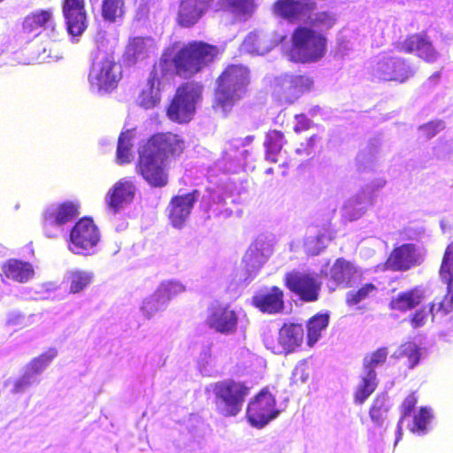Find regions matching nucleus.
Wrapping results in <instances>:
<instances>
[{
    "label": "nucleus",
    "mask_w": 453,
    "mask_h": 453,
    "mask_svg": "<svg viewBox=\"0 0 453 453\" xmlns=\"http://www.w3.org/2000/svg\"><path fill=\"white\" fill-rule=\"evenodd\" d=\"M125 0H103L101 15L108 22H116L125 14Z\"/></svg>",
    "instance_id": "37"
},
{
    "label": "nucleus",
    "mask_w": 453,
    "mask_h": 453,
    "mask_svg": "<svg viewBox=\"0 0 453 453\" xmlns=\"http://www.w3.org/2000/svg\"><path fill=\"white\" fill-rule=\"evenodd\" d=\"M398 357L406 358V365L412 369L420 360V349L416 343L407 342L400 346Z\"/></svg>",
    "instance_id": "42"
},
{
    "label": "nucleus",
    "mask_w": 453,
    "mask_h": 453,
    "mask_svg": "<svg viewBox=\"0 0 453 453\" xmlns=\"http://www.w3.org/2000/svg\"><path fill=\"white\" fill-rule=\"evenodd\" d=\"M185 291V287L177 281L169 280L163 282L157 288V292L163 301L167 303L174 296Z\"/></svg>",
    "instance_id": "45"
},
{
    "label": "nucleus",
    "mask_w": 453,
    "mask_h": 453,
    "mask_svg": "<svg viewBox=\"0 0 453 453\" xmlns=\"http://www.w3.org/2000/svg\"><path fill=\"white\" fill-rule=\"evenodd\" d=\"M417 397L415 396L414 394H411L409 395L403 402L402 403V406H401V411H402V416L398 421V424H397V437H396V440H395V443H397V441L401 439V436H402V424H403V419L407 417V416H410L411 413L412 412V411L414 410L416 404H417Z\"/></svg>",
    "instance_id": "48"
},
{
    "label": "nucleus",
    "mask_w": 453,
    "mask_h": 453,
    "mask_svg": "<svg viewBox=\"0 0 453 453\" xmlns=\"http://www.w3.org/2000/svg\"><path fill=\"white\" fill-rule=\"evenodd\" d=\"M251 303L264 313H280L284 309V293L279 287L273 286L267 292H260L253 296Z\"/></svg>",
    "instance_id": "23"
},
{
    "label": "nucleus",
    "mask_w": 453,
    "mask_h": 453,
    "mask_svg": "<svg viewBox=\"0 0 453 453\" xmlns=\"http://www.w3.org/2000/svg\"><path fill=\"white\" fill-rule=\"evenodd\" d=\"M328 324L329 315L327 313H317L307 321L308 346L312 347L319 341L322 332L327 327Z\"/></svg>",
    "instance_id": "33"
},
{
    "label": "nucleus",
    "mask_w": 453,
    "mask_h": 453,
    "mask_svg": "<svg viewBox=\"0 0 453 453\" xmlns=\"http://www.w3.org/2000/svg\"><path fill=\"white\" fill-rule=\"evenodd\" d=\"M295 119L296 120V123L294 127V131L296 133L307 131L311 127V121L305 114H296Z\"/></svg>",
    "instance_id": "55"
},
{
    "label": "nucleus",
    "mask_w": 453,
    "mask_h": 453,
    "mask_svg": "<svg viewBox=\"0 0 453 453\" xmlns=\"http://www.w3.org/2000/svg\"><path fill=\"white\" fill-rule=\"evenodd\" d=\"M34 382V379L30 373L25 372L19 379L15 380L12 392L15 394L21 393L28 388Z\"/></svg>",
    "instance_id": "54"
},
{
    "label": "nucleus",
    "mask_w": 453,
    "mask_h": 453,
    "mask_svg": "<svg viewBox=\"0 0 453 453\" xmlns=\"http://www.w3.org/2000/svg\"><path fill=\"white\" fill-rule=\"evenodd\" d=\"M211 391L215 411L222 417L230 418L241 412L250 388L244 381L226 379L213 383Z\"/></svg>",
    "instance_id": "4"
},
{
    "label": "nucleus",
    "mask_w": 453,
    "mask_h": 453,
    "mask_svg": "<svg viewBox=\"0 0 453 453\" xmlns=\"http://www.w3.org/2000/svg\"><path fill=\"white\" fill-rule=\"evenodd\" d=\"M295 93L290 75L275 79L273 84V96L277 102L280 104H291L296 101Z\"/></svg>",
    "instance_id": "30"
},
{
    "label": "nucleus",
    "mask_w": 453,
    "mask_h": 453,
    "mask_svg": "<svg viewBox=\"0 0 453 453\" xmlns=\"http://www.w3.org/2000/svg\"><path fill=\"white\" fill-rule=\"evenodd\" d=\"M336 22L334 15L329 12H319L310 21V27H317L320 29H330Z\"/></svg>",
    "instance_id": "49"
},
{
    "label": "nucleus",
    "mask_w": 453,
    "mask_h": 453,
    "mask_svg": "<svg viewBox=\"0 0 453 453\" xmlns=\"http://www.w3.org/2000/svg\"><path fill=\"white\" fill-rule=\"evenodd\" d=\"M326 51L327 39L322 33L305 26H298L293 30L288 51L291 62L316 63L326 56Z\"/></svg>",
    "instance_id": "3"
},
{
    "label": "nucleus",
    "mask_w": 453,
    "mask_h": 453,
    "mask_svg": "<svg viewBox=\"0 0 453 453\" xmlns=\"http://www.w3.org/2000/svg\"><path fill=\"white\" fill-rule=\"evenodd\" d=\"M25 34L46 32L50 36L58 35V26L51 8L40 9L27 14L22 21Z\"/></svg>",
    "instance_id": "18"
},
{
    "label": "nucleus",
    "mask_w": 453,
    "mask_h": 453,
    "mask_svg": "<svg viewBox=\"0 0 453 453\" xmlns=\"http://www.w3.org/2000/svg\"><path fill=\"white\" fill-rule=\"evenodd\" d=\"M93 275L90 273L74 270L68 273L65 282L68 285L69 292L77 294L84 290L91 282Z\"/></svg>",
    "instance_id": "36"
},
{
    "label": "nucleus",
    "mask_w": 453,
    "mask_h": 453,
    "mask_svg": "<svg viewBox=\"0 0 453 453\" xmlns=\"http://www.w3.org/2000/svg\"><path fill=\"white\" fill-rule=\"evenodd\" d=\"M292 378L295 382H305L309 378L307 368L303 365L296 366L292 373Z\"/></svg>",
    "instance_id": "56"
},
{
    "label": "nucleus",
    "mask_w": 453,
    "mask_h": 453,
    "mask_svg": "<svg viewBox=\"0 0 453 453\" xmlns=\"http://www.w3.org/2000/svg\"><path fill=\"white\" fill-rule=\"evenodd\" d=\"M290 77L296 92V100L303 94L311 91L314 85V81L311 77L307 75H290Z\"/></svg>",
    "instance_id": "46"
},
{
    "label": "nucleus",
    "mask_w": 453,
    "mask_h": 453,
    "mask_svg": "<svg viewBox=\"0 0 453 453\" xmlns=\"http://www.w3.org/2000/svg\"><path fill=\"white\" fill-rule=\"evenodd\" d=\"M166 303L161 299L157 290L143 300L142 310L147 318L165 308Z\"/></svg>",
    "instance_id": "47"
},
{
    "label": "nucleus",
    "mask_w": 453,
    "mask_h": 453,
    "mask_svg": "<svg viewBox=\"0 0 453 453\" xmlns=\"http://www.w3.org/2000/svg\"><path fill=\"white\" fill-rule=\"evenodd\" d=\"M279 414L274 396L267 388L262 389L248 404L246 418L256 427L261 428Z\"/></svg>",
    "instance_id": "9"
},
{
    "label": "nucleus",
    "mask_w": 453,
    "mask_h": 453,
    "mask_svg": "<svg viewBox=\"0 0 453 453\" xmlns=\"http://www.w3.org/2000/svg\"><path fill=\"white\" fill-rule=\"evenodd\" d=\"M100 231L89 217L80 219L70 232L69 249L75 254H85L97 245Z\"/></svg>",
    "instance_id": "10"
},
{
    "label": "nucleus",
    "mask_w": 453,
    "mask_h": 453,
    "mask_svg": "<svg viewBox=\"0 0 453 453\" xmlns=\"http://www.w3.org/2000/svg\"><path fill=\"white\" fill-rule=\"evenodd\" d=\"M435 303L432 302L427 306H422L416 310L410 316V323L413 328L423 326L428 319L434 321V319Z\"/></svg>",
    "instance_id": "41"
},
{
    "label": "nucleus",
    "mask_w": 453,
    "mask_h": 453,
    "mask_svg": "<svg viewBox=\"0 0 453 453\" xmlns=\"http://www.w3.org/2000/svg\"><path fill=\"white\" fill-rule=\"evenodd\" d=\"M444 124L441 120L430 121L419 127L423 136L426 139H431L435 136L440 130L443 129Z\"/></svg>",
    "instance_id": "51"
},
{
    "label": "nucleus",
    "mask_w": 453,
    "mask_h": 453,
    "mask_svg": "<svg viewBox=\"0 0 453 453\" xmlns=\"http://www.w3.org/2000/svg\"><path fill=\"white\" fill-rule=\"evenodd\" d=\"M255 9L254 0H219L218 12L232 15V21H245Z\"/></svg>",
    "instance_id": "25"
},
{
    "label": "nucleus",
    "mask_w": 453,
    "mask_h": 453,
    "mask_svg": "<svg viewBox=\"0 0 453 453\" xmlns=\"http://www.w3.org/2000/svg\"><path fill=\"white\" fill-rule=\"evenodd\" d=\"M135 172L152 188H161L168 184L167 161L143 146H141L138 151Z\"/></svg>",
    "instance_id": "7"
},
{
    "label": "nucleus",
    "mask_w": 453,
    "mask_h": 453,
    "mask_svg": "<svg viewBox=\"0 0 453 453\" xmlns=\"http://www.w3.org/2000/svg\"><path fill=\"white\" fill-rule=\"evenodd\" d=\"M425 299V292L418 287L400 292L389 302L391 310L406 312L418 307Z\"/></svg>",
    "instance_id": "27"
},
{
    "label": "nucleus",
    "mask_w": 453,
    "mask_h": 453,
    "mask_svg": "<svg viewBox=\"0 0 453 453\" xmlns=\"http://www.w3.org/2000/svg\"><path fill=\"white\" fill-rule=\"evenodd\" d=\"M320 138L317 134H312L304 142H302L296 150L297 155L309 156L314 152L316 144L319 142Z\"/></svg>",
    "instance_id": "52"
},
{
    "label": "nucleus",
    "mask_w": 453,
    "mask_h": 453,
    "mask_svg": "<svg viewBox=\"0 0 453 453\" xmlns=\"http://www.w3.org/2000/svg\"><path fill=\"white\" fill-rule=\"evenodd\" d=\"M0 276L19 283H26L35 276L33 265L27 262L17 258H10L1 265Z\"/></svg>",
    "instance_id": "24"
},
{
    "label": "nucleus",
    "mask_w": 453,
    "mask_h": 453,
    "mask_svg": "<svg viewBox=\"0 0 453 453\" xmlns=\"http://www.w3.org/2000/svg\"><path fill=\"white\" fill-rule=\"evenodd\" d=\"M135 188L131 181L120 180L116 182L106 195L105 200L108 210L116 214L134 197Z\"/></svg>",
    "instance_id": "22"
},
{
    "label": "nucleus",
    "mask_w": 453,
    "mask_h": 453,
    "mask_svg": "<svg viewBox=\"0 0 453 453\" xmlns=\"http://www.w3.org/2000/svg\"><path fill=\"white\" fill-rule=\"evenodd\" d=\"M4 0H0V3L4 2Z\"/></svg>",
    "instance_id": "59"
},
{
    "label": "nucleus",
    "mask_w": 453,
    "mask_h": 453,
    "mask_svg": "<svg viewBox=\"0 0 453 453\" xmlns=\"http://www.w3.org/2000/svg\"><path fill=\"white\" fill-rule=\"evenodd\" d=\"M56 356L57 351L54 349L41 354L30 361V363L27 365L26 372L30 373L32 377L34 374L42 372L51 363Z\"/></svg>",
    "instance_id": "43"
},
{
    "label": "nucleus",
    "mask_w": 453,
    "mask_h": 453,
    "mask_svg": "<svg viewBox=\"0 0 453 453\" xmlns=\"http://www.w3.org/2000/svg\"><path fill=\"white\" fill-rule=\"evenodd\" d=\"M203 85L191 81L180 84L166 107L167 118L178 124H187L194 117L197 103L202 98Z\"/></svg>",
    "instance_id": "6"
},
{
    "label": "nucleus",
    "mask_w": 453,
    "mask_h": 453,
    "mask_svg": "<svg viewBox=\"0 0 453 453\" xmlns=\"http://www.w3.org/2000/svg\"><path fill=\"white\" fill-rule=\"evenodd\" d=\"M62 13L66 30L71 35L79 36L87 29L85 0H62Z\"/></svg>",
    "instance_id": "16"
},
{
    "label": "nucleus",
    "mask_w": 453,
    "mask_h": 453,
    "mask_svg": "<svg viewBox=\"0 0 453 453\" xmlns=\"http://www.w3.org/2000/svg\"><path fill=\"white\" fill-rule=\"evenodd\" d=\"M215 0H180L175 21L180 27L189 28L199 22Z\"/></svg>",
    "instance_id": "17"
},
{
    "label": "nucleus",
    "mask_w": 453,
    "mask_h": 453,
    "mask_svg": "<svg viewBox=\"0 0 453 453\" xmlns=\"http://www.w3.org/2000/svg\"><path fill=\"white\" fill-rule=\"evenodd\" d=\"M206 324L211 329L222 334L235 333L238 314L229 304L214 303L208 307Z\"/></svg>",
    "instance_id": "13"
},
{
    "label": "nucleus",
    "mask_w": 453,
    "mask_h": 453,
    "mask_svg": "<svg viewBox=\"0 0 453 453\" xmlns=\"http://www.w3.org/2000/svg\"><path fill=\"white\" fill-rule=\"evenodd\" d=\"M354 265L343 257L337 258L331 267V279L339 286L349 287L351 279L356 274Z\"/></svg>",
    "instance_id": "29"
},
{
    "label": "nucleus",
    "mask_w": 453,
    "mask_h": 453,
    "mask_svg": "<svg viewBox=\"0 0 453 453\" xmlns=\"http://www.w3.org/2000/svg\"><path fill=\"white\" fill-rule=\"evenodd\" d=\"M80 213V203L73 201H65L47 208L42 214V229L44 234L53 238L57 234L54 226H60L73 220Z\"/></svg>",
    "instance_id": "12"
},
{
    "label": "nucleus",
    "mask_w": 453,
    "mask_h": 453,
    "mask_svg": "<svg viewBox=\"0 0 453 453\" xmlns=\"http://www.w3.org/2000/svg\"><path fill=\"white\" fill-rule=\"evenodd\" d=\"M429 418L428 411L424 407L420 408L418 412L413 417V423L410 430L412 433H425Z\"/></svg>",
    "instance_id": "50"
},
{
    "label": "nucleus",
    "mask_w": 453,
    "mask_h": 453,
    "mask_svg": "<svg viewBox=\"0 0 453 453\" xmlns=\"http://www.w3.org/2000/svg\"><path fill=\"white\" fill-rule=\"evenodd\" d=\"M395 48L400 52L414 54L427 63L435 62L439 56L426 32L407 35L404 40L397 42Z\"/></svg>",
    "instance_id": "14"
},
{
    "label": "nucleus",
    "mask_w": 453,
    "mask_h": 453,
    "mask_svg": "<svg viewBox=\"0 0 453 453\" xmlns=\"http://www.w3.org/2000/svg\"><path fill=\"white\" fill-rule=\"evenodd\" d=\"M373 72L381 80L401 83L414 73L404 58L392 57H383L378 60Z\"/></svg>",
    "instance_id": "15"
},
{
    "label": "nucleus",
    "mask_w": 453,
    "mask_h": 453,
    "mask_svg": "<svg viewBox=\"0 0 453 453\" xmlns=\"http://www.w3.org/2000/svg\"><path fill=\"white\" fill-rule=\"evenodd\" d=\"M378 288L373 283H365L357 290L346 294L345 302L348 306H354L374 296Z\"/></svg>",
    "instance_id": "40"
},
{
    "label": "nucleus",
    "mask_w": 453,
    "mask_h": 453,
    "mask_svg": "<svg viewBox=\"0 0 453 453\" xmlns=\"http://www.w3.org/2000/svg\"><path fill=\"white\" fill-rule=\"evenodd\" d=\"M420 264V256L413 243H403L392 250L385 266L394 272H405Z\"/></svg>",
    "instance_id": "19"
},
{
    "label": "nucleus",
    "mask_w": 453,
    "mask_h": 453,
    "mask_svg": "<svg viewBox=\"0 0 453 453\" xmlns=\"http://www.w3.org/2000/svg\"><path fill=\"white\" fill-rule=\"evenodd\" d=\"M434 302L435 303L434 316L436 314L445 316L453 311V303H451V299L448 297L447 294L438 302Z\"/></svg>",
    "instance_id": "53"
},
{
    "label": "nucleus",
    "mask_w": 453,
    "mask_h": 453,
    "mask_svg": "<svg viewBox=\"0 0 453 453\" xmlns=\"http://www.w3.org/2000/svg\"><path fill=\"white\" fill-rule=\"evenodd\" d=\"M378 387L376 372H367L361 377V381L354 393V402L363 404Z\"/></svg>",
    "instance_id": "32"
},
{
    "label": "nucleus",
    "mask_w": 453,
    "mask_h": 453,
    "mask_svg": "<svg viewBox=\"0 0 453 453\" xmlns=\"http://www.w3.org/2000/svg\"><path fill=\"white\" fill-rule=\"evenodd\" d=\"M317 7L313 1L277 0L273 5V13L289 22L302 19Z\"/></svg>",
    "instance_id": "20"
},
{
    "label": "nucleus",
    "mask_w": 453,
    "mask_h": 453,
    "mask_svg": "<svg viewBox=\"0 0 453 453\" xmlns=\"http://www.w3.org/2000/svg\"><path fill=\"white\" fill-rule=\"evenodd\" d=\"M122 79V69L111 50L100 49L95 53L88 81L89 85L98 92L111 93Z\"/></svg>",
    "instance_id": "5"
},
{
    "label": "nucleus",
    "mask_w": 453,
    "mask_h": 453,
    "mask_svg": "<svg viewBox=\"0 0 453 453\" xmlns=\"http://www.w3.org/2000/svg\"><path fill=\"white\" fill-rule=\"evenodd\" d=\"M219 53L216 45L203 41L188 42L173 58L164 52L153 65L146 87L139 94V105L144 109L156 107L161 101L165 82L169 81L173 73L182 78H190L212 63Z\"/></svg>",
    "instance_id": "1"
},
{
    "label": "nucleus",
    "mask_w": 453,
    "mask_h": 453,
    "mask_svg": "<svg viewBox=\"0 0 453 453\" xmlns=\"http://www.w3.org/2000/svg\"><path fill=\"white\" fill-rule=\"evenodd\" d=\"M447 290L446 294L448 295V297L451 299V303H453V283L449 285H446Z\"/></svg>",
    "instance_id": "57"
},
{
    "label": "nucleus",
    "mask_w": 453,
    "mask_h": 453,
    "mask_svg": "<svg viewBox=\"0 0 453 453\" xmlns=\"http://www.w3.org/2000/svg\"><path fill=\"white\" fill-rule=\"evenodd\" d=\"M391 404L385 393L378 394L369 407V418L376 428H384L389 422Z\"/></svg>",
    "instance_id": "26"
},
{
    "label": "nucleus",
    "mask_w": 453,
    "mask_h": 453,
    "mask_svg": "<svg viewBox=\"0 0 453 453\" xmlns=\"http://www.w3.org/2000/svg\"><path fill=\"white\" fill-rule=\"evenodd\" d=\"M266 173H273V169H272V168L267 169V170H266Z\"/></svg>",
    "instance_id": "58"
},
{
    "label": "nucleus",
    "mask_w": 453,
    "mask_h": 453,
    "mask_svg": "<svg viewBox=\"0 0 453 453\" xmlns=\"http://www.w3.org/2000/svg\"><path fill=\"white\" fill-rule=\"evenodd\" d=\"M142 146L168 162L184 153L187 142L181 134L165 131L153 134Z\"/></svg>",
    "instance_id": "8"
},
{
    "label": "nucleus",
    "mask_w": 453,
    "mask_h": 453,
    "mask_svg": "<svg viewBox=\"0 0 453 453\" xmlns=\"http://www.w3.org/2000/svg\"><path fill=\"white\" fill-rule=\"evenodd\" d=\"M250 73L242 65H227L216 79L213 108L227 112L248 90Z\"/></svg>",
    "instance_id": "2"
},
{
    "label": "nucleus",
    "mask_w": 453,
    "mask_h": 453,
    "mask_svg": "<svg viewBox=\"0 0 453 453\" xmlns=\"http://www.w3.org/2000/svg\"><path fill=\"white\" fill-rule=\"evenodd\" d=\"M133 135L130 131L122 132L118 138L116 161L119 165H125L131 161V150Z\"/></svg>",
    "instance_id": "38"
},
{
    "label": "nucleus",
    "mask_w": 453,
    "mask_h": 453,
    "mask_svg": "<svg viewBox=\"0 0 453 453\" xmlns=\"http://www.w3.org/2000/svg\"><path fill=\"white\" fill-rule=\"evenodd\" d=\"M196 193L197 191L195 190L171 198L168 219L173 227L179 229L183 227L196 201Z\"/></svg>",
    "instance_id": "21"
},
{
    "label": "nucleus",
    "mask_w": 453,
    "mask_h": 453,
    "mask_svg": "<svg viewBox=\"0 0 453 453\" xmlns=\"http://www.w3.org/2000/svg\"><path fill=\"white\" fill-rule=\"evenodd\" d=\"M125 59L128 65H134L137 61L148 57V47L142 37L131 39L126 47Z\"/></svg>",
    "instance_id": "35"
},
{
    "label": "nucleus",
    "mask_w": 453,
    "mask_h": 453,
    "mask_svg": "<svg viewBox=\"0 0 453 453\" xmlns=\"http://www.w3.org/2000/svg\"><path fill=\"white\" fill-rule=\"evenodd\" d=\"M242 48L244 51L256 55H263L271 49L265 36L257 32H250L248 34L242 41Z\"/></svg>",
    "instance_id": "34"
},
{
    "label": "nucleus",
    "mask_w": 453,
    "mask_h": 453,
    "mask_svg": "<svg viewBox=\"0 0 453 453\" xmlns=\"http://www.w3.org/2000/svg\"><path fill=\"white\" fill-rule=\"evenodd\" d=\"M388 355V349L387 347H381L374 350L373 352L366 355L364 358V368L367 372H375V368L383 365Z\"/></svg>",
    "instance_id": "44"
},
{
    "label": "nucleus",
    "mask_w": 453,
    "mask_h": 453,
    "mask_svg": "<svg viewBox=\"0 0 453 453\" xmlns=\"http://www.w3.org/2000/svg\"><path fill=\"white\" fill-rule=\"evenodd\" d=\"M287 288L305 303L316 302L319 297L321 282L309 273L293 270L284 275Z\"/></svg>",
    "instance_id": "11"
},
{
    "label": "nucleus",
    "mask_w": 453,
    "mask_h": 453,
    "mask_svg": "<svg viewBox=\"0 0 453 453\" xmlns=\"http://www.w3.org/2000/svg\"><path fill=\"white\" fill-rule=\"evenodd\" d=\"M439 276L443 284L453 283V242L445 249L439 269Z\"/></svg>",
    "instance_id": "39"
},
{
    "label": "nucleus",
    "mask_w": 453,
    "mask_h": 453,
    "mask_svg": "<svg viewBox=\"0 0 453 453\" xmlns=\"http://www.w3.org/2000/svg\"><path fill=\"white\" fill-rule=\"evenodd\" d=\"M303 334L301 324H285L279 332V343L286 353L292 352L301 346Z\"/></svg>",
    "instance_id": "28"
},
{
    "label": "nucleus",
    "mask_w": 453,
    "mask_h": 453,
    "mask_svg": "<svg viewBox=\"0 0 453 453\" xmlns=\"http://www.w3.org/2000/svg\"><path fill=\"white\" fill-rule=\"evenodd\" d=\"M287 143L284 134L279 130H269L265 134L264 146L265 149L266 159L276 163L278 155L280 153L283 146Z\"/></svg>",
    "instance_id": "31"
}]
</instances>
